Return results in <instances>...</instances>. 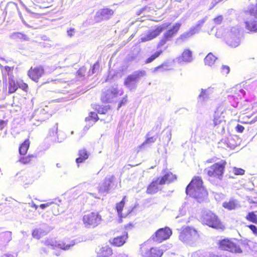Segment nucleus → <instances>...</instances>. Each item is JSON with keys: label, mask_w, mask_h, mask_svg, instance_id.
Here are the masks:
<instances>
[{"label": "nucleus", "mask_w": 257, "mask_h": 257, "mask_svg": "<svg viewBox=\"0 0 257 257\" xmlns=\"http://www.w3.org/2000/svg\"><path fill=\"white\" fill-rule=\"evenodd\" d=\"M176 179V176L171 172H168L165 174L162 178H160L161 184L170 183Z\"/></svg>", "instance_id": "nucleus-26"}, {"label": "nucleus", "mask_w": 257, "mask_h": 257, "mask_svg": "<svg viewBox=\"0 0 257 257\" xmlns=\"http://www.w3.org/2000/svg\"><path fill=\"white\" fill-rule=\"evenodd\" d=\"M10 38L13 40L23 39L27 41L28 37L26 35L20 32H14L10 34Z\"/></svg>", "instance_id": "nucleus-34"}, {"label": "nucleus", "mask_w": 257, "mask_h": 257, "mask_svg": "<svg viewBox=\"0 0 257 257\" xmlns=\"http://www.w3.org/2000/svg\"><path fill=\"white\" fill-rule=\"evenodd\" d=\"M169 65L168 63H164L162 65L155 67L153 70V72H156L159 70H161V71L168 70H169Z\"/></svg>", "instance_id": "nucleus-43"}, {"label": "nucleus", "mask_w": 257, "mask_h": 257, "mask_svg": "<svg viewBox=\"0 0 257 257\" xmlns=\"http://www.w3.org/2000/svg\"><path fill=\"white\" fill-rule=\"evenodd\" d=\"M166 138L167 139V142H170L171 139V133L170 132H168L166 133Z\"/></svg>", "instance_id": "nucleus-59"}, {"label": "nucleus", "mask_w": 257, "mask_h": 257, "mask_svg": "<svg viewBox=\"0 0 257 257\" xmlns=\"http://www.w3.org/2000/svg\"><path fill=\"white\" fill-rule=\"evenodd\" d=\"M205 18L201 19L198 21L197 24L195 26L192 27V28L194 29L195 31H197V33H198L200 32L201 27L202 26L203 24L205 23Z\"/></svg>", "instance_id": "nucleus-45"}, {"label": "nucleus", "mask_w": 257, "mask_h": 257, "mask_svg": "<svg viewBox=\"0 0 257 257\" xmlns=\"http://www.w3.org/2000/svg\"><path fill=\"white\" fill-rule=\"evenodd\" d=\"M86 70L85 67L80 68L77 72V75L79 76L80 77L84 76Z\"/></svg>", "instance_id": "nucleus-51"}, {"label": "nucleus", "mask_w": 257, "mask_h": 257, "mask_svg": "<svg viewBox=\"0 0 257 257\" xmlns=\"http://www.w3.org/2000/svg\"><path fill=\"white\" fill-rule=\"evenodd\" d=\"M98 119V117H97V114L95 112H91L90 113L89 116L86 117L85 121H88L90 120H92L93 123L91 124V125H93V124Z\"/></svg>", "instance_id": "nucleus-40"}, {"label": "nucleus", "mask_w": 257, "mask_h": 257, "mask_svg": "<svg viewBox=\"0 0 257 257\" xmlns=\"http://www.w3.org/2000/svg\"><path fill=\"white\" fill-rule=\"evenodd\" d=\"M245 218L253 223L257 224V215L253 211L249 212L245 216Z\"/></svg>", "instance_id": "nucleus-39"}, {"label": "nucleus", "mask_w": 257, "mask_h": 257, "mask_svg": "<svg viewBox=\"0 0 257 257\" xmlns=\"http://www.w3.org/2000/svg\"><path fill=\"white\" fill-rule=\"evenodd\" d=\"M99 68V64L98 62H96L93 66L92 67L91 69L89 71L88 74L89 75H93L95 74Z\"/></svg>", "instance_id": "nucleus-46"}, {"label": "nucleus", "mask_w": 257, "mask_h": 257, "mask_svg": "<svg viewBox=\"0 0 257 257\" xmlns=\"http://www.w3.org/2000/svg\"><path fill=\"white\" fill-rule=\"evenodd\" d=\"M162 53V51H156L154 54L152 55L149 57L146 61V63H149L153 61L155 59L158 58L161 54Z\"/></svg>", "instance_id": "nucleus-42"}, {"label": "nucleus", "mask_w": 257, "mask_h": 257, "mask_svg": "<svg viewBox=\"0 0 257 257\" xmlns=\"http://www.w3.org/2000/svg\"><path fill=\"white\" fill-rule=\"evenodd\" d=\"M177 60L179 63L191 62L193 60L192 52L189 49L185 50Z\"/></svg>", "instance_id": "nucleus-22"}, {"label": "nucleus", "mask_w": 257, "mask_h": 257, "mask_svg": "<svg viewBox=\"0 0 257 257\" xmlns=\"http://www.w3.org/2000/svg\"><path fill=\"white\" fill-rule=\"evenodd\" d=\"M7 122L6 121L3 120H0V130H3Z\"/></svg>", "instance_id": "nucleus-57"}, {"label": "nucleus", "mask_w": 257, "mask_h": 257, "mask_svg": "<svg viewBox=\"0 0 257 257\" xmlns=\"http://www.w3.org/2000/svg\"><path fill=\"white\" fill-rule=\"evenodd\" d=\"M113 11L108 8L99 10L95 14V20L97 21L108 20L113 15Z\"/></svg>", "instance_id": "nucleus-16"}, {"label": "nucleus", "mask_w": 257, "mask_h": 257, "mask_svg": "<svg viewBox=\"0 0 257 257\" xmlns=\"http://www.w3.org/2000/svg\"><path fill=\"white\" fill-rule=\"evenodd\" d=\"M217 60V57L212 53H209L204 59V63L206 65L211 66Z\"/></svg>", "instance_id": "nucleus-31"}, {"label": "nucleus", "mask_w": 257, "mask_h": 257, "mask_svg": "<svg viewBox=\"0 0 257 257\" xmlns=\"http://www.w3.org/2000/svg\"><path fill=\"white\" fill-rule=\"evenodd\" d=\"M247 227L252 231L254 234L257 235V227L255 225L251 224L248 225Z\"/></svg>", "instance_id": "nucleus-54"}, {"label": "nucleus", "mask_w": 257, "mask_h": 257, "mask_svg": "<svg viewBox=\"0 0 257 257\" xmlns=\"http://www.w3.org/2000/svg\"><path fill=\"white\" fill-rule=\"evenodd\" d=\"M18 83L12 78L9 79V92L12 93L15 92L18 89Z\"/></svg>", "instance_id": "nucleus-36"}, {"label": "nucleus", "mask_w": 257, "mask_h": 257, "mask_svg": "<svg viewBox=\"0 0 257 257\" xmlns=\"http://www.w3.org/2000/svg\"><path fill=\"white\" fill-rule=\"evenodd\" d=\"M50 230V229L47 225L43 224L40 227L34 229L32 232V235L34 238L39 239L47 234Z\"/></svg>", "instance_id": "nucleus-19"}, {"label": "nucleus", "mask_w": 257, "mask_h": 257, "mask_svg": "<svg viewBox=\"0 0 257 257\" xmlns=\"http://www.w3.org/2000/svg\"><path fill=\"white\" fill-rule=\"evenodd\" d=\"M172 233V230L169 227H166L158 230L152 236V238L154 241L160 243L168 239Z\"/></svg>", "instance_id": "nucleus-12"}, {"label": "nucleus", "mask_w": 257, "mask_h": 257, "mask_svg": "<svg viewBox=\"0 0 257 257\" xmlns=\"http://www.w3.org/2000/svg\"><path fill=\"white\" fill-rule=\"evenodd\" d=\"M201 221L209 227L221 228L222 224L217 216L210 211H204L201 217Z\"/></svg>", "instance_id": "nucleus-3"}, {"label": "nucleus", "mask_w": 257, "mask_h": 257, "mask_svg": "<svg viewBox=\"0 0 257 257\" xmlns=\"http://www.w3.org/2000/svg\"><path fill=\"white\" fill-rule=\"evenodd\" d=\"M118 91L116 87H112L107 89L101 96L103 102L111 103L117 99Z\"/></svg>", "instance_id": "nucleus-14"}, {"label": "nucleus", "mask_w": 257, "mask_h": 257, "mask_svg": "<svg viewBox=\"0 0 257 257\" xmlns=\"http://www.w3.org/2000/svg\"><path fill=\"white\" fill-rule=\"evenodd\" d=\"M45 244L51 249L60 248L63 250H68L71 246L74 245V242L72 241L71 243H68L63 241H59L58 242L50 239L45 241Z\"/></svg>", "instance_id": "nucleus-11"}, {"label": "nucleus", "mask_w": 257, "mask_h": 257, "mask_svg": "<svg viewBox=\"0 0 257 257\" xmlns=\"http://www.w3.org/2000/svg\"><path fill=\"white\" fill-rule=\"evenodd\" d=\"M234 173L235 175H242L244 173V171L240 168H234Z\"/></svg>", "instance_id": "nucleus-53"}, {"label": "nucleus", "mask_w": 257, "mask_h": 257, "mask_svg": "<svg viewBox=\"0 0 257 257\" xmlns=\"http://www.w3.org/2000/svg\"><path fill=\"white\" fill-rule=\"evenodd\" d=\"M223 18L222 16L219 15L215 18L213 19V22L215 24L219 25L220 24L222 21H223Z\"/></svg>", "instance_id": "nucleus-50"}, {"label": "nucleus", "mask_w": 257, "mask_h": 257, "mask_svg": "<svg viewBox=\"0 0 257 257\" xmlns=\"http://www.w3.org/2000/svg\"><path fill=\"white\" fill-rule=\"evenodd\" d=\"M239 91L240 93L239 94V95L241 94L242 96H244L245 94V91L242 89H240Z\"/></svg>", "instance_id": "nucleus-63"}, {"label": "nucleus", "mask_w": 257, "mask_h": 257, "mask_svg": "<svg viewBox=\"0 0 257 257\" xmlns=\"http://www.w3.org/2000/svg\"><path fill=\"white\" fill-rule=\"evenodd\" d=\"M213 93V88L201 89V92L198 97V102L201 104H205L211 98Z\"/></svg>", "instance_id": "nucleus-15"}, {"label": "nucleus", "mask_w": 257, "mask_h": 257, "mask_svg": "<svg viewBox=\"0 0 257 257\" xmlns=\"http://www.w3.org/2000/svg\"><path fill=\"white\" fill-rule=\"evenodd\" d=\"M127 238V233H124L121 236L114 237L110 241V242L114 246H120L125 242Z\"/></svg>", "instance_id": "nucleus-23"}, {"label": "nucleus", "mask_w": 257, "mask_h": 257, "mask_svg": "<svg viewBox=\"0 0 257 257\" xmlns=\"http://www.w3.org/2000/svg\"><path fill=\"white\" fill-rule=\"evenodd\" d=\"M223 122V118L222 117L218 112H215L213 119V124L214 126L221 124Z\"/></svg>", "instance_id": "nucleus-38"}, {"label": "nucleus", "mask_w": 257, "mask_h": 257, "mask_svg": "<svg viewBox=\"0 0 257 257\" xmlns=\"http://www.w3.org/2000/svg\"><path fill=\"white\" fill-rule=\"evenodd\" d=\"M30 142L28 139L26 140L19 147V153L21 155H25L29 148Z\"/></svg>", "instance_id": "nucleus-33"}, {"label": "nucleus", "mask_w": 257, "mask_h": 257, "mask_svg": "<svg viewBox=\"0 0 257 257\" xmlns=\"http://www.w3.org/2000/svg\"><path fill=\"white\" fill-rule=\"evenodd\" d=\"M230 68L226 65H222L221 68V73L223 75H227L229 73Z\"/></svg>", "instance_id": "nucleus-48"}, {"label": "nucleus", "mask_w": 257, "mask_h": 257, "mask_svg": "<svg viewBox=\"0 0 257 257\" xmlns=\"http://www.w3.org/2000/svg\"><path fill=\"white\" fill-rule=\"evenodd\" d=\"M29 204L30 205V206L34 207L35 210L37 209L38 207V206L34 203L33 202H32L31 203H29Z\"/></svg>", "instance_id": "nucleus-62"}, {"label": "nucleus", "mask_w": 257, "mask_h": 257, "mask_svg": "<svg viewBox=\"0 0 257 257\" xmlns=\"http://www.w3.org/2000/svg\"><path fill=\"white\" fill-rule=\"evenodd\" d=\"M227 32H226V30L224 28H220L217 29L215 34V36L218 38L225 37V39L226 37Z\"/></svg>", "instance_id": "nucleus-41"}, {"label": "nucleus", "mask_w": 257, "mask_h": 257, "mask_svg": "<svg viewBox=\"0 0 257 257\" xmlns=\"http://www.w3.org/2000/svg\"><path fill=\"white\" fill-rule=\"evenodd\" d=\"M11 239V232L6 231L0 233V246L6 245Z\"/></svg>", "instance_id": "nucleus-25"}, {"label": "nucleus", "mask_w": 257, "mask_h": 257, "mask_svg": "<svg viewBox=\"0 0 257 257\" xmlns=\"http://www.w3.org/2000/svg\"><path fill=\"white\" fill-rule=\"evenodd\" d=\"M40 207L42 209H44L47 207H48V206H47V204L46 203H44V204H42L40 205Z\"/></svg>", "instance_id": "nucleus-61"}, {"label": "nucleus", "mask_w": 257, "mask_h": 257, "mask_svg": "<svg viewBox=\"0 0 257 257\" xmlns=\"http://www.w3.org/2000/svg\"><path fill=\"white\" fill-rule=\"evenodd\" d=\"M195 34H197V31H195L194 29L192 27L190 29V30L183 33L180 35L179 38H178L177 40H182L183 41L191 37L193 35Z\"/></svg>", "instance_id": "nucleus-30"}, {"label": "nucleus", "mask_w": 257, "mask_h": 257, "mask_svg": "<svg viewBox=\"0 0 257 257\" xmlns=\"http://www.w3.org/2000/svg\"><path fill=\"white\" fill-rule=\"evenodd\" d=\"M140 253L143 257H161L163 254L162 249L156 247L149 249L148 244L146 243L141 245Z\"/></svg>", "instance_id": "nucleus-10"}, {"label": "nucleus", "mask_w": 257, "mask_h": 257, "mask_svg": "<svg viewBox=\"0 0 257 257\" xmlns=\"http://www.w3.org/2000/svg\"><path fill=\"white\" fill-rule=\"evenodd\" d=\"M44 69L41 66H39L32 69L28 71V75L34 81L37 82L39 79L44 74Z\"/></svg>", "instance_id": "nucleus-17"}, {"label": "nucleus", "mask_w": 257, "mask_h": 257, "mask_svg": "<svg viewBox=\"0 0 257 257\" xmlns=\"http://www.w3.org/2000/svg\"><path fill=\"white\" fill-rule=\"evenodd\" d=\"M1 67L2 68V73L3 74L5 72L9 73V72L10 71H11V68L10 67H9V66H6V67H4L3 66L1 65Z\"/></svg>", "instance_id": "nucleus-56"}, {"label": "nucleus", "mask_w": 257, "mask_h": 257, "mask_svg": "<svg viewBox=\"0 0 257 257\" xmlns=\"http://www.w3.org/2000/svg\"><path fill=\"white\" fill-rule=\"evenodd\" d=\"M2 257H15L13 255L11 254H4Z\"/></svg>", "instance_id": "nucleus-64"}, {"label": "nucleus", "mask_w": 257, "mask_h": 257, "mask_svg": "<svg viewBox=\"0 0 257 257\" xmlns=\"http://www.w3.org/2000/svg\"><path fill=\"white\" fill-rule=\"evenodd\" d=\"M110 107L109 105H106L103 106H98L97 108V112L99 114H105L109 109Z\"/></svg>", "instance_id": "nucleus-44"}, {"label": "nucleus", "mask_w": 257, "mask_h": 257, "mask_svg": "<svg viewBox=\"0 0 257 257\" xmlns=\"http://www.w3.org/2000/svg\"><path fill=\"white\" fill-rule=\"evenodd\" d=\"M147 137L146 141L139 147L140 150L144 149L146 147L155 143L157 140V137L156 136L149 137V135H147Z\"/></svg>", "instance_id": "nucleus-28"}, {"label": "nucleus", "mask_w": 257, "mask_h": 257, "mask_svg": "<svg viewBox=\"0 0 257 257\" xmlns=\"http://www.w3.org/2000/svg\"><path fill=\"white\" fill-rule=\"evenodd\" d=\"M222 206L228 210H232L238 208L239 204L236 200L230 199L229 200L223 202Z\"/></svg>", "instance_id": "nucleus-24"}, {"label": "nucleus", "mask_w": 257, "mask_h": 257, "mask_svg": "<svg viewBox=\"0 0 257 257\" xmlns=\"http://www.w3.org/2000/svg\"><path fill=\"white\" fill-rule=\"evenodd\" d=\"M245 23L248 30L252 32L257 31V4L255 7L249 10Z\"/></svg>", "instance_id": "nucleus-8"}, {"label": "nucleus", "mask_w": 257, "mask_h": 257, "mask_svg": "<svg viewBox=\"0 0 257 257\" xmlns=\"http://www.w3.org/2000/svg\"><path fill=\"white\" fill-rule=\"evenodd\" d=\"M89 154L85 149H82L79 151V157L76 159V162L77 164L83 162L88 159ZM79 166V165H78Z\"/></svg>", "instance_id": "nucleus-27"}, {"label": "nucleus", "mask_w": 257, "mask_h": 257, "mask_svg": "<svg viewBox=\"0 0 257 257\" xmlns=\"http://www.w3.org/2000/svg\"><path fill=\"white\" fill-rule=\"evenodd\" d=\"M244 130V127L240 124H237L235 127V130L238 133H242Z\"/></svg>", "instance_id": "nucleus-55"}, {"label": "nucleus", "mask_w": 257, "mask_h": 257, "mask_svg": "<svg viewBox=\"0 0 257 257\" xmlns=\"http://www.w3.org/2000/svg\"><path fill=\"white\" fill-rule=\"evenodd\" d=\"M160 182V178H158L155 181H153L147 188V193L154 194L157 193L159 190H161V188L160 187V185H162V184H161Z\"/></svg>", "instance_id": "nucleus-21"}, {"label": "nucleus", "mask_w": 257, "mask_h": 257, "mask_svg": "<svg viewBox=\"0 0 257 257\" xmlns=\"http://www.w3.org/2000/svg\"><path fill=\"white\" fill-rule=\"evenodd\" d=\"M225 40L227 44L231 47L235 48L239 46L240 40L238 29L232 28L229 31L227 30Z\"/></svg>", "instance_id": "nucleus-7"}, {"label": "nucleus", "mask_w": 257, "mask_h": 257, "mask_svg": "<svg viewBox=\"0 0 257 257\" xmlns=\"http://www.w3.org/2000/svg\"><path fill=\"white\" fill-rule=\"evenodd\" d=\"M169 40L168 39H166V38L164 36L163 39L161 40L159 43H158V47H161L163 46Z\"/></svg>", "instance_id": "nucleus-52"}, {"label": "nucleus", "mask_w": 257, "mask_h": 257, "mask_svg": "<svg viewBox=\"0 0 257 257\" xmlns=\"http://www.w3.org/2000/svg\"><path fill=\"white\" fill-rule=\"evenodd\" d=\"M199 235L197 230L191 227H187L184 228L180 233L179 235L180 239L185 243H189L193 240L197 239Z\"/></svg>", "instance_id": "nucleus-9"}, {"label": "nucleus", "mask_w": 257, "mask_h": 257, "mask_svg": "<svg viewBox=\"0 0 257 257\" xmlns=\"http://www.w3.org/2000/svg\"><path fill=\"white\" fill-rule=\"evenodd\" d=\"M82 220L85 227L94 228L100 223L101 217L97 213L90 212L83 216Z\"/></svg>", "instance_id": "nucleus-5"}, {"label": "nucleus", "mask_w": 257, "mask_h": 257, "mask_svg": "<svg viewBox=\"0 0 257 257\" xmlns=\"http://www.w3.org/2000/svg\"><path fill=\"white\" fill-rule=\"evenodd\" d=\"M34 157H35V156L33 155L29 156L27 157H22L20 159V162H21V163H22L23 164H27L30 162L31 158H34Z\"/></svg>", "instance_id": "nucleus-47"}, {"label": "nucleus", "mask_w": 257, "mask_h": 257, "mask_svg": "<svg viewBox=\"0 0 257 257\" xmlns=\"http://www.w3.org/2000/svg\"><path fill=\"white\" fill-rule=\"evenodd\" d=\"M41 114V116L38 118V120L41 121H44L48 118V114L46 113V111L44 109H41L40 110H36L34 112V117Z\"/></svg>", "instance_id": "nucleus-32"}, {"label": "nucleus", "mask_w": 257, "mask_h": 257, "mask_svg": "<svg viewBox=\"0 0 257 257\" xmlns=\"http://www.w3.org/2000/svg\"><path fill=\"white\" fill-rule=\"evenodd\" d=\"M145 75L146 71L144 70L135 71L126 77L124 82V85L130 90L136 89L140 79Z\"/></svg>", "instance_id": "nucleus-4"}, {"label": "nucleus", "mask_w": 257, "mask_h": 257, "mask_svg": "<svg viewBox=\"0 0 257 257\" xmlns=\"http://www.w3.org/2000/svg\"><path fill=\"white\" fill-rule=\"evenodd\" d=\"M76 32V30L74 28H70L67 31V35L68 37L72 38L73 37Z\"/></svg>", "instance_id": "nucleus-49"}, {"label": "nucleus", "mask_w": 257, "mask_h": 257, "mask_svg": "<svg viewBox=\"0 0 257 257\" xmlns=\"http://www.w3.org/2000/svg\"><path fill=\"white\" fill-rule=\"evenodd\" d=\"M170 24H164L159 27H158L155 30L149 32L147 34L145 35H142L141 36V41L146 42L152 40L158 36L164 30L167 29V28L170 25Z\"/></svg>", "instance_id": "nucleus-13"}, {"label": "nucleus", "mask_w": 257, "mask_h": 257, "mask_svg": "<svg viewBox=\"0 0 257 257\" xmlns=\"http://www.w3.org/2000/svg\"><path fill=\"white\" fill-rule=\"evenodd\" d=\"M126 101L125 98H123V99L119 103L118 106V109H119L125 102Z\"/></svg>", "instance_id": "nucleus-58"}, {"label": "nucleus", "mask_w": 257, "mask_h": 257, "mask_svg": "<svg viewBox=\"0 0 257 257\" xmlns=\"http://www.w3.org/2000/svg\"><path fill=\"white\" fill-rule=\"evenodd\" d=\"M186 206H187V205L186 204H185L184 205H183L182 206V208H181V209L179 211L180 212H179V215L176 217V218L177 219H178L177 221H178V222H186V223H188V222H189L190 221L189 220L188 218H185V217L183 218L181 220L179 219V218L183 217L186 214V207H187Z\"/></svg>", "instance_id": "nucleus-29"}, {"label": "nucleus", "mask_w": 257, "mask_h": 257, "mask_svg": "<svg viewBox=\"0 0 257 257\" xmlns=\"http://www.w3.org/2000/svg\"><path fill=\"white\" fill-rule=\"evenodd\" d=\"M220 249L228 251L234 253H241L242 250L239 245L227 238L220 240L218 243Z\"/></svg>", "instance_id": "nucleus-6"}, {"label": "nucleus", "mask_w": 257, "mask_h": 257, "mask_svg": "<svg viewBox=\"0 0 257 257\" xmlns=\"http://www.w3.org/2000/svg\"><path fill=\"white\" fill-rule=\"evenodd\" d=\"M181 26V23H175L172 28L164 34V37L170 41L171 39L174 37L176 34H177L178 31L179 30Z\"/></svg>", "instance_id": "nucleus-20"}, {"label": "nucleus", "mask_w": 257, "mask_h": 257, "mask_svg": "<svg viewBox=\"0 0 257 257\" xmlns=\"http://www.w3.org/2000/svg\"><path fill=\"white\" fill-rule=\"evenodd\" d=\"M125 198V197H124L122 200L118 204H116V208L117 210V212L118 213V215L120 217H125L126 215L124 216L122 215V214L121 213V211L122 210V209L124 205V199Z\"/></svg>", "instance_id": "nucleus-37"}, {"label": "nucleus", "mask_w": 257, "mask_h": 257, "mask_svg": "<svg viewBox=\"0 0 257 257\" xmlns=\"http://www.w3.org/2000/svg\"><path fill=\"white\" fill-rule=\"evenodd\" d=\"M115 257H128V255L124 253H118Z\"/></svg>", "instance_id": "nucleus-60"}, {"label": "nucleus", "mask_w": 257, "mask_h": 257, "mask_svg": "<svg viewBox=\"0 0 257 257\" xmlns=\"http://www.w3.org/2000/svg\"><path fill=\"white\" fill-rule=\"evenodd\" d=\"M100 253L103 254L105 257H109L112 254V250L110 247L106 245L99 248Z\"/></svg>", "instance_id": "nucleus-35"}, {"label": "nucleus", "mask_w": 257, "mask_h": 257, "mask_svg": "<svg viewBox=\"0 0 257 257\" xmlns=\"http://www.w3.org/2000/svg\"><path fill=\"white\" fill-rule=\"evenodd\" d=\"M202 184V180L200 177L194 178L186 187L187 195L197 199L200 202L205 199L208 193L203 187Z\"/></svg>", "instance_id": "nucleus-1"}, {"label": "nucleus", "mask_w": 257, "mask_h": 257, "mask_svg": "<svg viewBox=\"0 0 257 257\" xmlns=\"http://www.w3.org/2000/svg\"><path fill=\"white\" fill-rule=\"evenodd\" d=\"M226 164V162L225 161L221 160L205 169L204 171L209 177L220 180L222 178Z\"/></svg>", "instance_id": "nucleus-2"}, {"label": "nucleus", "mask_w": 257, "mask_h": 257, "mask_svg": "<svg viewBox=\"0 0 257 257\" xmlns=\"http://www.w3.org/2000/svg\"><path fill=\"white\" fill-rule=\"evenodd\" d=\"M112 177L106 178L98 188L99 193L105 195L109 193L112 182Z\"/></svg>", "instance_id": "nucleus-18"}]
</instances>
